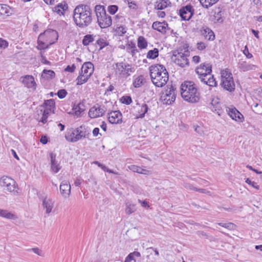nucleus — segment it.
<instances>
[{
  "label": "nucleus",
  "instance_id": "nucleus-12",
  "mask_svg": "<svg viewBox=\"0 0 262 262\" xmlns=\"http://www.w3.org/2000/svg\"><path fill=\"white\" fill-rule=\"evenodd\" d=\"M194 9L191 5H187L181 8L179 14L183 20H189L194 14Z\"/></svg>",
  "mask_w": 262,
  "mask_h": 262
},
{
  "label": "nucleus",
  "instance_id": "nucleus-24",
  "mask_svg": "<svg viewBox=\"0 0 262 262\" xmlns=\"http://www.w3.org/2000/svg\"><path fill=\"white\" fill-rule=\"evenodd\" d=\"M73 114L77 116H79L80 114L84 111V106L83 103H79L77 105L74 104L73 107Z\"/></svg>",
  "mask_w": 262,
  "mask_h": 262
},
{
  "label": "nucleus",
  "instance_id": "nucleus-53",
  "mask_svg": "<svg viewBox=\"0 0 262 262\" xmlns=\"http://www.w3.org/2000/svg\"><path fill=\"white\" fill-rule=\"evenodd\" d=\"M184 187L187 189H189L191 190H194L196 191V187H194L192 184L188 183H185L184 184Z\"/></svg>",
  "mask_w": 262,
  "mask_h": 262
},
{
  "label": "nucleus",
  "instance_id": "nucleus-35",
  "mask_svg": "<svg viewBox=\"0 0 262 262\" xmlns=\"http://www.w3.org/2000/svg\"><path fill=\"white\" fill-rule=\"evenodd\" d=\"M39 112L40 114H42V117L39 121L45 124L47 121V118L48 117V114L49 113V111L48 108H46L44 110H40Z\"/></svg>",
  "mask_w": 262,
  "mask_h": 262
},
{
  "label": "nucleus",
  "instance_id": "nucleus-18",
  "mask_svg": "<svg viewBox=\"0 0 262 262\" xmlns=\"http://www.w3.org/2000/svg\"><path fill=\"white\" fill-rule=\"evenodd\" d=\"M59 189L63 198H69L71 193V185L68 181H63L60 184Z\"/></svg>",
  "mask_w": 262,
  "mask_h": 262
},
{
  "label": "nucleus",
  "instance_id": "nucleus-11",
  "mask_svg": "<svg viewBox=\"0 0 262 262\" xmlns=\"http://www.w3.org/2000/svg\"><path fill=\"white\" fill-rule=\"evenodd\" d=\"M106 111V108L105 106H101L96 104L90 109L89 116L91 118H98L102 116Z\"/></svg>",
  "mask_w": 262,
  "mask_h": 262
},
{
  "label": "nucleus",
  "instance_id": "nucleus-55",
  "mask_svg": "<svg viewBox=\"0 0 262 262\" xmlns=\"http://www.w3.org/2000/svg\"><path fill=\"white\" fill-rule=\"evenodd\" d=\"M29 251H32L34 253L37 254L39 256H42V251L38 248H34L31 249H29Z\"/></svg>",
  "mask_w": 262,
  "mask_h": 262
},
{
  "label": "nucleus",
  "instance_id": "nucleus-16",
  "mask_svg": "<svg viewBox=\"0 0 262 262\" xmlns=\"http://www.w3.org/2000/svg\"><path fill=\"white\" fill-rule=\"evenodd\" d=\"M20 81L28 88H32L34 90L36 89V83L34 77L32 75H26L20 78Z\"/></svg>",
  "mask_w": 262,
  "mask_h": 262
},
{
  "label": "nucleus",
  "instance_id": "nucleus-22",
  "mask_svg": "<svg viewBox=\"0 0 262 262\" xmlns=\"http://www.w3.org/2000/svg\"><path fill=\"white\" fill-rule=\"evenodd\" d=\"M0 216L11 220H15L17 218L15 214L6 210L1 209H0Z\"/></svg>",
  "mask_w": 262,
  "mask_h": 262
},
{
  "label": "nucleus",
  "instance_id": "nucleus-13",
  "mask_svg": "<svg viewBox=\"0 0 262 262\" xmlns=\"http://www.w3.org/2000/svg\"><path fill=\"white\" fill-rule=\"evenodd\" d=\"M39 199L42 202V206L43 209L45 210L46 213L50 214L52 212L54 206V201L47 195L40 196Z\"/></svg>",
  "mask_w": 262,
  "mask_h": 262
},
{
  "label": "nucleus",
  "instance_id": "nucleus-7",
  "mask_svg": "<svg viewBox=\"0 0 262 262\" xmlns=\"http://www.w3.org/2000/svg\"><path fill=\"white\" fill-rule=\"evenodd\" d=\"M222 84L226 90L231 92L235 90V83L232 73L226 69L221 72Z\"/></svg>",
  "mask_w": 262,
  "mask_h": 262
},
{
  "label": "nucleus",
  "instance_id": "nucleus-15",
  "mask_svg": "<svg viewBox=\"0 0 262 262\" xmlns=\"http://www.w3.org/2000/svg\"><path fill=\"white\" fill-rule=\"evenodd\" d=\"M211 66L209 64L202 63L195 69L196 73L200 76L207 77L212 72Z\"/></svg>",
  "mask_w": 262,
  "mask_h": 262
},
{
  "label": "nucleus",
  "instance_id": "nucleus-48",
  "mask_svg": "<svg viewBox=\"0 0 262 262\" xmlns=\"http://www.w3.org/2000/svg\"><path fill=\"white\" fill-rule=\"evenodd\" d=\"M118 6L116 5H111L108 7V11L111 14H114L118 10Z\"/></svg>",
  "mask_w": 262,
  "mask_h": 262
},
{
  "label": "nucleus",
  "instance_id": "nucleus-47",
  "mask_svg": "<svg viewBox=\"0 0 262 262\" xmlns=\"http://www.w3.org/2000/svg\"><path fill=\"white\" fill-rule=\"evenodd\" d=\"M68 93L64 89H61L58 91L57 96L60 99H63L67 96Z\"/></svg>",
  "mask_w": 262,
  "mask_h": 262
},
{
  "label": "nucleus",
  "instance_id": "nucleus-27",
  "mask_svg": "<svg viewBox=\"0 0 262 262\" xmlns=\"http://www.w3.org/2000/svg\"><path fill=\"white\" fill-rule=\"evenodd\" d=\"M168 1L160 0L157 1L155 5V8L157 10H163L167 7Z\"/></svg>",
  "mask_w": 262,
  "mask_h": 262
},
{
  "label": "nucleus",
  "instance_id": "nucleus-6",
  "mask_svg": "<svg viewBox=\"0 0 262 262\" xmlns=\"http://www.w3.org/2000/svg\"><path fill=\"white\" fill-rule=\"evenodd\" d=\"M94 70V67L91 62H84L81 67V72L76 79V84L79 85L86 82L93 74Z\"/></svg>",
  "mask_w": 262,
  "mask_h": 262
},
{
  "label": "nucleus",
  "instance_id": "nucleus-23",
  "mask_svg": "<svg viewBox=\"0 0 262 262\" xmlns=\"http://www.w3.org/2000/svg\"><path fill=\"white\" fill-rule=\"evenodd\" d=\"M77 132H76V128L74 129H71L66 135V138L67 140L68 141L71 142H77L78 140H73L75 139L76 138H77Z\"/></svg>",
  "mask_w": 262,
  "mask_h": 262
},
{
  "label": "nucleus",
  "instance_id": "nucleus-19",
  "mask_svg": "<svg viewBox=\"0 0 262 262\" xmlns=\"http://www.w3.org/2000/svg\"><path fill=\"white\" fill-rule=\"evenodd\" d=\"M152 27L154 30L164 34L166 32L168 24L165 21L163 22L155 21L152 24Z\"/></svg>",
  "mask_w": 262,
  "mask_h": 262
},
{
  "label": "nucleus",
  "instance_id": "nucleus-54",
  "mask_svg": "<svg viewBox=\"0 0 262 262\" xmlns=\"http://www.w3.org/2000/svg\"><path fill=\"white\" fill-rule=\"evenodd\" d=\"M76 69V66L74 64H73L71 66H68L64 69V71L66 72H69L71 73H73L74 72Z\"/></svg>",
  "mask_w": 262,
  "mask_h": 262
},
{
  "label": "nucleus",
  "instance_id": "nucleus-5",
  "mask_svg": "<svg viewBox=\"0 0 262 262\" xmlns=\"http://www.w3.org/2000/svg\"><path fill=\"white\" fill-rule=\"evenodd\" d=\"M95 11L97 18V22L101 28H106L112 25L111 17L106 13L104 6L96 5Z\"/></svg>",
  "mask_w": 262,
  "mask_h": 262
},
{
  "label": "nucleus",
  "instance_id": "nucleus-63",
  "mask_svg": "<svg viewBox=\"0 0 262 262\" xmlns=\"http://www.w3.org/2000/svg\"><path fill=\"white\" fill-rule=\"evenodd\" d=\"M138 202L141 203L142 206L144 207H147L148 208L149 206L148 204V203L146 201H142L140 199L138 200Z\"/></svg>",
  "mask_w": 262,
  "mask_h": 262
},
{
  "label": "nucleus",
  "instance_id": "nucleus-61",
  "mask_svg": "<svg viewBox=\"0 0 262 262\" xmlns=\"http://www.w3.org/2000/svg\"><path fill=\"white\" fill-rule=\"evenodd\" d=\"M59 7H60V6H55L54 8V11L56 12L57 14H58L59 15L63 14V13L62 11V10L61 9H60V8H59Z\"/></svg>",
  "mask_w": 262,
  "mask_h": 262
},
{
  "label": "nucleus",
  "instance_id": "nucleus-42",
  "mask_svg": "<svg viewBox=\"0 0 262 262\" xmlns=\"http://www.w3.org/2000/svg\"><path fill=\"white\" fill-rule=\"evenodd\" d=\"M120 101L123 104L129 105L132 102V99L130 96H124L121 97Z\"/></svg>",
  "mask_w": 262,
  "mask_h": 262
},
{
  "label": "nucleus",
  "instance_id": "nucleus-17",
  "mask_svg": "<svg viewBox=\"0 0 262 262\" xmlns=\"http://www.w3.org/2000/svg\"><path fill=\"white\" fill-rule=\"evenodd\" d=\"M108 120L111 124H119L122 122V114L119 111L108 113Z\"/></svg>",
  "mask_w": 262,
  "mask_h": 262
},
{
  "label": "nucleus",
  "instance_id": "nucleus-9",
  "mask_svg": "<svg viewBox=\"0 0 262 262\" xmlns=\"http://www.w3.org/2000/svg\"><path fill=\"white\" fill-rule=\"evenodd\" d=\"M135 68L132 67L131 65L123 62H117L116 63V73L119 75L128 76L130 73L135 72Z\"/></svg>",
  "mask_w": 262,
  "mask_h": 262
},
{
  "label": "nucleus",
  "instance_id": "nucleus-41",
  "mask_svg": "<svg viewBox=\"0 0 262 262\" xmlns=\"http://www.w3.org/2000/svg\"><path fill=\"white\" fill-rule=\"evenodd\" d=\"M44 105L47 107L46 108H48L50 111L52 109L53 107L55 105V102L53 99H49L45 101Z\"/></svg>",
  "mask_w": 262,
  "mask_h": 262
},
{
  "label": "nucleus",
  "instance_id": "nucleus-25",
  "mask_svg": "<svg viewBox=\"0 0 262 262\" xmlns=\"http://www.w3.org/2000/svg\"><path fill=\"white\" fill-rule=\"evenodd\" d=\"M55 72L52 70H43L41 77L47 79H52L55 77Z\"/></svg>",
  "mask_w": 262,
  "mask_h": 262
},
{
  "label": "nucleus",
  "instance_id": "nucleus-34",
  "mask_svg": "<svg viewBox=\"0 0 262 262\" xmlns=\"http://www.w3.org/2000/svg\"><path fill=\"white\" fill-rule=\"evenodd\" d=\"M138 46L141 49H145L147 46V42L143 36H139L138 39Z\"/></svg>",
  "mask_w": 262,
  "mask_h": 262
},
{
  "label": "nucleus",
  "instance_id": "nucleus-49",
  "mask_svg": "<svg viewBox=\"0 0 262 262\" xmlns=\"http://www.w3.org/2000/svg\"><path fill=\"white\" fill-rule=\"evenodd\" d=\"M246 182L247 184L252 185V187H254V188H255L257 190L259 189V188H260L259 186L258 185L256 182H255L254 181H252L249 178L247 179V180H246Z\"/></svg>",
  "mask_w": 262,
  "mask_h": 262
},
{
  "label": "nucleus",
  "instance_id": "nucleus-10",
  "mask_svg": "<svg viewBox=\"0 0 262 262\" xmlns=\"http://www.w3.org/2000/svg\"><path fill=\"white\" fill-rule=\"evenodd\" d=\"M189 55V52L185 50L184 53L178 52L177 54H173L176 57L174 62L180 67L183 68L189 64L188 59L187 57Z\"/></svg>",
  "mask_w": 262,
  "mask_h": 262
},
{
  "label": "nucleus",
  "instance_id": "nucleus-20",
  "mask_svg": "<svg viewBox=\"0 0 262 262\" xmlns=\"http://www.w3.org/2000/svg\"><path fill=\"white\" fill-rule=\"evenodd\" d=\"M228 114L233 120H235V121L241 120V116L243 117L241 113L235 107L232 108H229Z\"/></svg>",
  "mask_w": 262,
  "mask_h": 262
},
{
  "label": "nucleus",
  "instance_id": "nucleus-45",
  "mask_svg": "<svg viewBox=\"0 0 262 262\" xmlns=\"http://www.w3.org/2000/svg\"><path fill=\"white\" fill-rule=\"evenodd\" d=\"M134 205H126L125 212L127 214H130L135 211Z\"/></svg>",
  "mask_w": 262,
  "mask_h": 262
},
{
  "label": "nucleus",
  "instance_id": "nucleus-46",
  "mask_svg": "<svg viewBox=\"0 0 262 262\" xmlns=\"http://www.w3.org/2000/svg\"><path fill=\"white\" fill-rule=\"evenodd\" d=\"M241 66H242V69L243 71H249L250 70H253V68L255 67L254 65L246 64L245 63H241Z\"/></svg>",
  "mask_w": 262,
  "mask_h": 262
},
{
  "label": "nucleus",
  "instance_id": "nucleus-52",
  "mask_svg": "<svg viewBox=\"0 0 262 262\" xmlns=\"http://www.w3.org/2000/svg\"><path fill=\"white\" fill-rule=\"evenodd\" d=\"M175 90L176 89L171 85L170 88H168L167 89L165 90V94L172 95V93H175Z\"/></svg>",
  "mask_w": 262,
  "mask_h": 262
},
{
  "label": "nucleus",
  "instance_id": "nucleus-62",
  "mask_svg": "<svg viewBox=\"0 0 262 262\" xmlns=\"http://www.w3.org/2000/svg\"><path fill=\"white\" fill-rule=\"evenodd\" d=\"M40 142L43 144H47L48 142L47 137L45 136H42L40 139Z\"/></svg>",
  "mask_w": 262,
  "mask_h": 262
},
{
  "label": "nucleus",
  "instance_id": "nucleus-58",
  "mask_svg": "<svg viewBox=\"0 0 262 262\" xmlns=\"http://www.w3.org/2000/svg\"><path fill=\"white\" fill-rule=\"evenodd\" d=\"M50 157L51 159V163H54L57 162L56 160V155L52 152L50 153Z\"/></svg>",
  "mask_w": 262,
  "mask_h": 262
},
{
  "label": "nucleus",
  "instance_id": "nucleus-30",
  "mask_svg": "<svg viewBox=\"0 0 262 262\" xmlns=\"http://www.w3.org/2000/svg\"><path fill=\"white\" fill-rule=\"evenodd\" d=\"M10 13V8L7 5H0V16H9Z\"/></svg>",
  "mask_w": 262,
  "mask_h": 262
},
{
  "label": "nucleus",
  "instance_id": "nucleus-44",
  "mask_svg": "<svg viewBox=\"0 0 262 262\" xmlns=\"http://www.w3.org/2000/svg\"><path fill=\"white\" fill-rule=\"evenodd\" d=\"M148 107L146 104H143L141 108V112L142 114L140 115L139 118H142L144 117L145 114L148 112Z\"/></svg>",
  "mask_w": 262,
  "mask_h": 262
},
{
  "label": "nucleus",
  "instance_id": "nucleus-43",
  "mask_svg": "<svg viewBox=\"0 0 262 262\" xmlns=\"http://www.w3.org/2000/svg\"><path fill=\"white\" fill-rule=\"evenodd\" d=\"M51 168L53 172L54 173H57L60 169L61 167L58 162H56L54 163H51Z\"/></svg>",
  "mask_w": 262,
  "mask_h": 262
},
{
  "label": "nucleus",
  "instance_id": "nucleus-57",
  "mask_svg": "<svg viewBox=\"0 0 262 262\" xmlns=\"http://www.w3.org/2000/svg\"><path fill=\"white\" fill-rule=\"evenodd\" d=\"M244 54L248 58H251L253 57L252 54L249 52L248 48L247 46L245 47L244 50L243 51Z\"/></svg>",
  "mask_w": 262,
  "mask_h": 262
},
{
  "label": "nucleus",
  "instance_id": "nucleus-1",
  "mask_svg": "<svg viewBox=\"0 0 262 262\" xmlns=\"http://www.w3.org/2000/svg\"><path fill=\"white\" fill-rule=\"evenodd\" d=\"M73 19L76 25L80 28L88 26L92 21L90 7L85 5L77 6L74 10Z\"/></svg>",
  "mask_w": 262,
  "mask_h": 262
},
{
  "label": "nucleus",
  "instance_id": "nucleus-14",
  "mask_svg": "<svg viewBox=\"0 0 262 262\" xmlns=\"http://www.w3.org/2000/svg\"><path fill=\"white\" fill-rule=\"evenodd\" d=\"M223 11L218 7L214 9L211 12L210 19L214 23L221 24L224 21L223 18Z\"/></svg>",
  "mask_w": 262,
  "mask_h": 262
},
{
  "label": "nucleus",
  "instance_id": "nucleus-3",
  "mask_svg": "<svg viewBox=\"0 0 262 262\" xmlns=\"http://www.w3.org/2000/svg\"><path fill=\"white\" fill-rule=\"evenodd\" d=\"M181 96L186 101L195 103L200 100V93L196 84L192 81H185L181 86Z\"/></svg>",
  "mask_w": 262,
  "mask_h": 262
},
{
  "label": "nucleus",
  "instance_id": "nucleus-60",
  "mask_svg": "<svg viewBox=\"0 0 262 262\" xmlns=\"http://www.w3.org/2000/svg\"><path fill=\"white\" fill-rule=\"evenodd\" d=\"M146 251L147 253H149V251H154L155 252V254L157 256H159V252L156 248H154L152 247L148 248L146 249Z\"/></svg>",
  "mask_w": 262,
  "mask_h": 262
},
{
  "label": "nucleus",
  "instance_id": "nucleus-29",
  "mask_svg": "<svg viewBox=\"0 0 262 262\" xmlns=\"http://www.w3.org/2000/svg\"><path fill=\"white\" fill-rule=\"evenodd\" d=\"M204 36L206 39L209 40H213L215 39V35L213 32L209 28L204 30Z\"/></svg>",
  "mask_w": 262,
  "mask_h": 262
},
{
  "label": "nucleus",
  "instance_id": "nucleus-8",
  "mask_svg": "<svg viewBox=\"0 0 262 262\" xmlns=\"http://www.w3.org/2000/svg\"><path fill=\"white\" fill-rule=\"evenodd\" d=\"M0 186L4 190H6L14 194L18 193L17 190V185L16 182L10 177L7 176H3L0 179Z\"/></svg>",
  "mask_w": 262,
  "mask_h": 262
},
{
  "label": "nucleus",
  "instance_id": "nucleus-21",
  "mask_svg": "<svg viewBox=\"0 0 262 262\" xmlns=\"http://www.w3.org/2000/svg\"><path fill=\"white\" fill-rule=\"evenodd\" d=\"M76 132H77V138H76L75 139L73 140H79L80 139L85 138L86 136L88 134H89V133H87L86 129L85 128L84 126H80L79 127L76 128Z\"/></svg>",
  "mask_w": 262,
  "mask_h": 262
},
{
  "label": "nucleus",
  "instance_id": "nucleus-64",
  "mask_svg": "<svg viewBox=\"0 0 262 262\" xmlns=\"http://www.w3.org/2000/svg\"><path fill=\"white\" fill-rule=\"evenodd\" d=\"M41 62L43 64L50 65L51 62L50 61H48L45 56H41Z\"/></svg>",
  "mask_w": 262,
  "mask_h": 262
},
{
  "label": "nucleus",
  "instance_id": "nucleus-28",
  "mask_svg": "<svg viewBox=\"0 0 262 262\" xmlns=\"http://www.w3.org/2000/svg\"><path fill=\"white\" fill-rule=\"evenodd\" d=\"M172 95H168L165 94L163 96L164 100L166 101L165 103L167 104H171L172 102H173L176 98V93H172Z\"/></svg>",
  "mask_w": 262,
  "mask_h": 262
},
{
  "label": "nucleus",
  "instance_id": "nucleus-2",
  "mask_svg": "<svg viewBox=\"0 0 262 262\" xmlns=\"http://www.w3.org/2000/svg\"><path fill=\"white\" fill-rule=\"evenodd\" d=\"M150 76L152 83L158 87H162L168 81L169 76L165 67L159 64L149 67Z\"/></svg>",
  "mask_w": 262,
  "mask_h": 262
},
{
  "label": "nucleus",
  "instance_id": "nucleus-37",
  "mask_svg": "<svg viewBox=\"0 0 262 262\" xmlns=\"http://www.w3.org/2000/svg\"><path fill=\"white\" fill-rule=\"evenodd\" d=\"M217 224L222 227L227 228L230 230H233L236 228V225L232 223H219Z\"/></svg>",
  "mask_w": 262,
  "mask_h": 262
},
{
  "label": "nucleus",
  "instance_id": "nucleus-4",
  "mask_svg": "<svg viewBox=\"0 0 262 262\" xmlns=\"http://www.w3.org/2000/svg\"><path fill=\"white\" fill-rule=\"evenodd\" d=\"M58 38V32L52 29H48L44 31L43 33H41L38 37L37 42L38 43V49L39 50L45 49L49 47V45H46L45 40L48 41L51 38H53L54 40H50L49 45H52L56 41Z\"/></svg>",
  "mask_w": 262,
  "mask_h": 262
},
{
  "label": "nucleus",
  "instance_id": "nucleus-59",
  "mask_svg": "<svg viewBox=\"0 0 262 262\" xmlns=\"http://www.w3.org/2000/svg\"><path fill=\"white\" fill-rule=\"evenodd\" d=\"M133 260L135 261V260L134 259V256H133V254L130 253L125 258L124 262H130Z\"/></svg>",
  "mask_w": 262,
  "mask_h": 262
},
{
  "label": "nucleus",
  "instance_id": "nucleus-38",
  "mask_svg": "<svg viewBox=\"0 0 262 262\" xmlns=\"http://www.w3.org/2000/svg\"><path fill=\"white\" fill-rule=\"evenodd\" d=\"M209 78L207 79V81H206V84L210 86H216L217 85V83L214 78L213 75L210 76V74L208 75Z\"/></svg>",
  "mask_w": 262,
  "mask_h": 262
},
{
  "label": "nucleus",
  "instance_id": "nucleus-31",
  "mask_svg": "<svg viewBox=\"0 0 262 262\" xmlns=\"http://www.w3.org/2000/svg\"><path fill=\"white\" fill-rule=\"evenodd\" d=\"M159 56V50L157 48H154L153 50H149L146 55V57L149 59H155Z\"/></svg>",
  "mask_w": 262,
  "mask_h": 262
},
{
  "label": "nucleus",
  "instance_id": "nucleus-40",
  "mask_svg": "<svg viewBox=\"0 0 262 262\" xmlns=\"http://www.w3.org/2000/svg\"><path fill=\"white\" fill-rule=\"evenodd\" d=\"M115 32L118 35L123 36L126 32V29L124 26H120L116 29Z\"/></svg>",
  "mask_w": 262,
  "mask_h": 262
},
{
  "label": "nucleus",
  "instance_id": "nucleus-56",
  "mask_svg": "<svg viewBox=\"0 0 262 262\" xmlns=\"http://www.w3.org/2000/svg\"><path fill=\"white\" fill-rule=\"evenodd\" d=\"M206 46L205 43L203 42H199L197 43V49L199 50H203L206 48Z\"/></svg>",
  "mask_w": 262,
  "mask_h": 262
},
{
  "label": "nucleus",
  "instance_id": "nucleus-51",
  "mask_svg": "<svg viewBox=\"0 0 262 262\" xmlns=\"http://www.w3.org/2000/svg\"><path fill=\"white\" fill-rule=\"evenodd\" d=\"M8 46V42L3 38H0V48L5 49Z\"/></svg>",
  "mask_w": 262,
  "mask_h": 262
},
{
  "label": "nucleus",
  "instance_id": "nucleus-39",
  "mask_svg": "<svg viewBox=\"0 0 262 262\" xmlns=\"http://www.w3.org/2000/svg\"><path fill=\"white\" fill-rule=\"evenodd\" d=\"M96 43L100 47V50L108 45V43L103 38H99L96 41Z\"/></svg>",
  "mask_w": 262,
  "mask_h": 262
},
{
  "label": "nucleus",
  "instance_id": "nucleus-36",
  "mask_svg": "<svg viewBox=\"0 0 262 262\" xmlns=\"http://www.w3.org/2000/svg\"><path fill=\"white\" fill-rule=\"evenodd\" d=\"M219 0H200L203 7L205 8H208L213 4L216 3Z\"/></svg>",
  "mask_w": 262,
  "mask_h": 262
},
{
  "label": "nucleus",
  "instance_id": "nucleus-50",
  "mask_svg": "<svg viewBox=\"0 0 262 262\" xmlns=\"http://www.w3.org/2000/svg\"><path fill=\"white\" fill-rule=\"evenodd\" d=\"M129 47L130 49H132V50L131 51V54H132V56H134L136 53L138 52V51L136 49L135 43H133L132 45H128V47H127V48H129Z\"/></svg>",
  "mask_w": 262,
  "mask_h": 262
},
{
  "label": "nucleus",
  "instance_id": "nucleus-26",
  "mask_svg": "<svg viewBox=\"0 0 262 262\" xmlns=\"http://www.w3.org/2000/svg\"><path fill=\"white\" fill-rule=\"evenodd\" d=\"M128 168L133 172H137L139 173L147 174L149 172L148 170L145 169H143L136 165H130L128 166Z\"/></svg>",
  "mask_w": 262,
  "mask_h": 262
},
{
  "label": "nucleus",
  "instance_id": "nucleus-33",
  "mask_svg": "<svg viewBox=\"0 0 262 262\" xmlns=\"http://www.w3.org/2000/svg\"><path fill=\"white\" fill-rule=\"evenodd\" d=\"M144 80L143 76L140 75L135 79L133 85L135 88H139L143 84Z\"/></svg>",
  "mask_w": 262,
  "mask_h": 262
},
{
  "label": "nucleus",
  "instance_id": "nucleus-32",
  "mask_svg": "<svg viewBox=\"0 0 262 262\" xmlns=\"http://www.w3.org/2000/svg\"><path fill=\"white\" fill-rule=\"evenodd\" d=\"M94 39L93 37V35L91 34H87L83 37L82 40V44L84 46H88L90 43L94 41Z\"/></svg>",
  "mask_w": 262,
  "mask_h": 262
}]
</instances>
